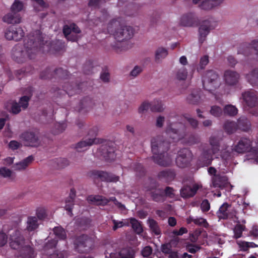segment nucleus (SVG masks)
Instances as JSON below:
<instances>
[{
    "instance_id": "58836bf2",
    "label": "nucleus",
    "mask_w": 258,
    "mask_h": 258,
    "mask_svg": "<svg viewBox=\"0 0 258 258\" xmlns=\"http://www.w3.org/2000/svg\"><path fill=\"white\" fill-rule=\"evenodd\" d=\"M187 75V70L182 67L176 70L175 74V78L177 81H184L186 79Z\"/></svg>"
},
{
    "instance_id": "20e7f679",
    "label": "nucleus",
    "mask_w": 258,
    "mask_h": 258,
    "mask_svg": "<svg viewBox=\"0 0 258 258\" xmlns=\"http://www.w3.org/2000/svg\"><path fill=\"white\" fill-rule=\"evenodd\" d=\"M25 240L19 231L17 230L11 235L10 245L15 249H20L22 258H34L35 252L33 249L29 246L24 245Z\"/></svg>"
},
{
    "instance_id": "c85d7f7f",
    "label": "nucleus",
    "mask_w": 258,
    "mask_h": 258,
    "mask_svg": "<svg viewBox=\"0 0 258 258\" xmlns=\"http://www.w3.org/2000/svg\"><path fill=\"white\" fill-rule=\"evenodd\" d=\"M88 202L91 204L104 205L109 202V200L100 196L91 195L87 198Z\"/></svg>"
},
{
    "instance_id": "de8ad7c7",
    "label": "nucleus",
    "mask_w": 258,
    "mask_h": 258,
    "mask_svg": "<svg viewBox=\"0 0 258 258\" xmlns=\"http://www.w3.org/2000/svg\"><path fill=\"white\" fill-rule=\"evenodd\" d=\"M163 191L161 189H155L151 193L152 199L155 202H160L163 200Z\"/></svg>"
},
{
    "instance_id": "c756f323",
    "label": "nucleus",
    "mask_w": 258,
    "mask_h": 258,
    "mask_svg": "<svg viewBox=\"0 0 258 258\" xmlns=\"http://www.w3.org/2000/svg\"><path fill=\"white\" fill-rule=\"evenodd\" d=\"M83 107L87 110L96 109L100 107L101 102L97 100L86 98L82 101Z\"/></svg>"
},
{
    "instance_id": "4c0bfd02",
    "label": "nucleus",
    "mask_w": 258,
    "mask_h": 258,
    "mask_svg": "<svg viewBox=\"0 0 258 258\" xmlns=\"http://www.w3.org/2000/svg\"><path fill=\"white\" fill-rule=\"evenodd\" d=\"M151 103V111L154 112H161L164 111V104L158 99H154Z\"/></svg>"
},
{
    "instance_id": "ea45409f",
    "label": "nucleus",
    "mask_w": 258,
    "mask_h": 258,
    "mask_svg": "<svg viewBox=\"0 0 258 258\" xmlns=\"http://www.w3.org/2000/svg\"><path fill=\"white\" fill-rule=\"evenodd\" d=\"M39 223L38 222L37 218L36 217H29L27 220L26 229L29 231H32L38 227Z\"/></svg>"
},
{
    "instance_id": "2f4dec72",
    "label": "nucleus",
    "mask_w": 258,
    "mask_h": 258,
    "mask_svg": "<svg viewBox=\"0 0 258 258\" xmlns=\"http://www.w3.org/2000/svg\"><path fill=\"white\" fill-rule=\"evenodd\" d=\"M175 176V174L174 171L170 169L161 171L158 174V177L160 179L164 180L167 182L173 180Z\"/></svg>"
},
{
    "instance_id": "052dcab7",
    "label": "nucleus",
    "mask_w": 258,
    "mask_h": 258,
    "mask_svg": "<svg viewBox=\"0 0 258 258\" xmlns=\"http://www.w3.org/2000/svg\"><path fill=\"white\" fill-rule=\"evenodd\" d=\"M67 127V124L65 122H58L55 125L56 133H59L63 132Z\"/></svg>"
},
{
    "instance_id": "6ab92c4d",
    "label": "nucleus",
    "mask_w": 258,
    "mask_h": 258,
    "mask_svg": "<svg viewBox=\"0 0 258 258\" xmlns=\"http://www.w3.org/2000/svg\"><path fill=\"white\" fill-rule=\"evenodd\" d=\"M133 46V43L130 40L117 41L111 45L112 49L117 53L126 51L131 48Z\"/></svg>"
},
{
    "instance_id": "9b49d317",
    "label": "nucleus",
    "mask_w": 258,
    "mask_h": 258,
    "mask_svg": "<svg viewBox=\"0 0 258 258\" xmlns=\"http://www.w3.org/2000/svg\"><path fill=\"white\" fill-rule=\"evenodd\" d=\"M91 240L86 235H82L74 240L75 247L80 252H87L91 244Z\"/></svg>"
},
{
    "instance_id": "09e8293b",
    "label": "nucleus",
    "mask_w": 258,
    "mask_h": 258,
    "mask_svg": "<svg viewBox=\"0 0 258 258\" xmlns=\"http://www.w3.org/2000/svg\"><path fill=\"white\" fill-rule=\"evenodd\" d=\"M237 112V109L232 105H227L224 108V113L229 116L235 115Z\"/></svg>"
},
{
    "instance_id": "1a4fd4ad",
    "label": "nucleus",
    "mask_w": 258,
    "mask_h": 258,
    "mask_svg": "<svg viewBox=\"0 0 258 258\" xmlns=\"http://www.w3.org/2000/svg\"><path fill=\"white\" fill-rule=\"evenodd\" d=\"M192 154L187 149H183L180 150L176 159V163L180 168L187 167L192 159Z\"/></svg>"
},
{
    "instance_id": "cd10ccee",
    "label": "nucleus",
    "mask_w": 258,
    "mask_h": 258,
    "mask_svg": "<svg viewBox=\"0 0 258 258\" xmlns=\"http://www.w3.org/2000/svg\"><path fill=\"white\" fill-rule=\"evenodd\" d=\"M34 160V157L31 155L24 160L20 161L13 166V168L15 170L21 171L25 170Z\"/></svg>"
},
{
    "instance_id": "393cba45",
    "label": "nucleus",
    "mask_w": 258,
    "mask_h": 258,
    "mask_svg": "<svg viewBox=\"0 0 258 258\" xmlns=\"http://www.w3.org/2000/svg\"><path fill=\"white\" fill-rule=\"evenodd\" d=\"M201 92L199 90H192L186 97L187 102L190 104L196 105L201 101Z\"/></svg>"
},
{
    "instance_id": "49530a36",
    "label": "nucleus",
    "mask_w": 258,
    "mask_h": 258,
    "mask_svg": "<svg viewBox=\"0 0 258 258\" xmlns=\"http://www.w3.org/2000/svg\"><path fill=\"white\" fill-rule=\"evenodd\" d=\"M113 224V230H116L117 229L121 228L124 226H129L128 219H123L121 221H118L115 219L112 220Z\"/></svg>"
},
{
    "instance_id": "3c124183",
    "label": "nucleus",
    "mask_w": 258,
    "mask_h": 258,
    "mask_svg": "<svg viewBox=\"0 0 258 258\" xmlns=\"http://www.w3.org/2000/svg\"><path fill=\"white\" fill-rule=\"evenodd\" d=\"M23 8V3L19 0H15L11 8V11L18 13Z\"/></svg>"
},
{
    "instance_id": "0e129e2a",
    "label": "nucleus",
    "mask_w": 258,
    "mask_h": 258,
    "mask_svg": "<svg viewBox=\"0 0 258 258\" xmlns=\"http://www.w3.org/2000/svg\"><path fill=\"white\" fill-rule=\"evenodd\" d=\"M0 174L4 177H9L12 174V171L6 167L0 168Z\"/></svg>"
},
{
    "instance_id": "f257e3e1",
    "label": "nucleus",
    "mask_w": 258,
    "mask_h": 258,
    "mask_svg": "<svg viewBox=\"0 0 258 258\" xmlns=\"http://www.w3.org/2000/svg\"><path fill=\"white\" fill-rule=\"evenodd\" d=\"M42 42L40 31H36L30 35L28 40H25L23 45L18 44L13 47L12 52L13 59L18 63H22L28 58H34L38 51V45L43 44Z\"/></svg>"
},
{
    "instance_id": "dca6fc26",
    "label": "nucleus",
    "mask_w": 258,
    "mask_h": 258,
    "mask_svg": "<svg viewBox=\"0 0 258 258\" xmlns=\"http://www.w3.org/2000/svg\"><path fill=\"white\" fill-rule=\"evenodd\" d=\"M29 99V97L24 96L21 98L19 103L16 102L11 103L10 108L8 109L13 114H18L21 111V108L25 109L28 107Z\"/></svg>"
},
{
    "instance_id": "412c9836",
    "label": "nucleus",
    "mask_w": 258,
    "mask_h": 258,
    "mask_svg": "<svg viewBox=\"0 0 258 258\" xmlns=\"http://www.w3.org/2000/svg\"><path fill=\"white\" fill-rule=\"evenodd\" d=\"M197 17L193 13H187L182 15L180 20V24L184 27H191L196 23Z\"/></svg>"
},
{
    "instance_id": "4be33fe9",
    "label": "nucleus",
    "mask_w": 258,
    "mask_h": 258,
    "mask_svg": "<svg viewBox=\"0 0 258 258\" xmlns=\"http://www.w3.org/2000/svg\"><path fill=\"white\" fill-rule=\"evenodd\" d=\"M99 143V140L97 138H89L85 137L81 141L76 145V149L79 151L86 150L88 147Z\"/></svg>"
},
{
    "instance_id": "a211bd4d",
    "label": "nucleus",
    "mask_w": 258,
    "mask_h": 258,
    "mask_svg": "<svg viewBox=\"0 0 258 258\" xmlns=\"http://www.w3.org/2000/svg\"><path fill=\"white\" fill-rule=\"evenodd\" d=\"M252 50L256 53L258 52V40L252 41L249 45L244 44L240 46L238 48L237 52L238 54L248 55L252 53Z\"/></svg>"
},
{
    "instance_id": "2eb2a0df",
    "label": "nucleus",
    "mask_w": 258,
    "mask_h": 258,
    "mask_svg": "<svg viewBox=\"0 0 258 258\" xmlns=\"http://www.w3.org/2000/svg\"><path fill=\"white\" fill-rule=\"evenodd\" d=\"M240 78V74L235 71L227 70L224 73V81L228 86H233L237 85Z\"/></svg>"
},
{
    "instance_id": "69168bd1",
    "label": "nucleus",
    "mask_w": 258,
    "mask_h": 258,
    "mask_svg": "<svg viewBox=\"0 0 258 258\" xmlns=\"http://www.w3.org/2000/svg\"><path fill=\"white\" fill-rule=\"evenodd\" d=\"M164 192L165 195L169 198L173 199L175 198L174 190L172 188L170 187H167L165 188Z\"/></svg>"
},
{
    "instance_id": "7ed1b4c3",
    "label": "nucleus",
    "mask_w": 258,
    "mask_h": 258,
    "mask_svg": "<svg viewBox=\"0 0 258 258\" xmlns=\"http://www.w3.org/2000/svg\"><path fill=\"white\" fill-rule=\"evenodd\" d=\"M107 31L112 34L116 41L130 40L133 36L132 27L121 24L117 19L112 20L107 25Z\"/></svg>"
},
{
    "instance_id": "8fccbe9b",
    "label": "nucleus",
    "mask_w": 258,
    "mask_h": 258,
    "mask_svg": "<svg viewBox=\"0 0 258 258\" xmlns=\"http://www.w3.org/2000/svg\"><path fill=\"white\" fill-rule=\"evenodd\" d=\"M151 109V103L148 101H144L139 106L138 111L139 114H143L147 112L149 109Z\"/></svg>"
},
{
    "instance_id": "f8f14e48",
    "label": "nucleus",
    "mask_w": 258,
    "mask_h": 258,
    "mask_svg": "<svg viewBox=\"0 0 258 258\" xmlns=\"http://www.w3.org/2000/svg\"><path fill=\"white\" fill-rule=\"evenodd\" d=\"M81 32L80 29L75 24L66 25L63 27V32L66 38L69 41H76L79 39L78 34Z\"/></svg>"
},
{
    "instance_id": "6e6552de",
    "label": "nucleus",
    "mask_w": 258,
    "mask_h": 258,
    "mask_svg": "<svg viewBox=\"0 0 258 258\" xmlns=\"http://www.w3.org/2000/svg\"><path fill=\"white\" fill-rule=\"evenodd\" d=\"M4 36L8 40L19 41L23 38L24 32L20 27L9 26L4 31Z\"/></svg>"
},
{
    "instance_id": "c9c22d12",
    "label": "nucleus",
    "mask_w": 258,
    "mask_h": 258,
    "mask_svg": "<svg viewBox=\"0 0 258 258\" xmlns=\"http://www.w3.org/2000/svg\"><path fill=\"white\" fill-rule=\"evenodd\" d=\"M236 220L237 224L235 226L234 229V236L235 238H238L241 236L242 232L244 230L245 228V226L240 224V223H245V220L244 219L239 220L238 217H236Z\"/></svg>"
},
{
    "instance_id": "a878e982",
    "label": "nucleus",
    "mask_w": 258,
    "mask_h": 258,
    "mask_svg": "<svg viewBox=\"0 0 258 258\" xmlns=\"http://www.w3.org/2000/svg\"><path fill=\"white\" fill-rule=\"evenodd\" d=\"M228 185L227 179L225 176H215L212 178L211 186L223 189Z\"/></svg>"
},
{
    "instance_id": "423d86ee",
    "label": "nucleus",
    "mask_w": 258,
    "mask_h": 258,
    "mask_svg": "<svg viewBox=\"0 0 258 258\" xmlns=\"http://www.w3.org/2000/svg\"><path fill=\"white\" fill-rule=\"evenodd\" d=\"M203 84L204 88L211 92L220 85V80L218 74L212 70L207 71L204 76Z\"/></svg>"
},
{
    "instance_id": "a18cd8bd",
    "label": "nucleus",
    "mask_w": 258,
    "mask_h": 258,
    "mask_svg": "<svg viewBox=\"0 0 258 258\" xmlns=\"http://www.w3.org/2000/svg\"><path fill=\"white\" fill-rule=\"evenodd\" d=\"M69 164L68 160L64 158L56 159L52 162V166L56 168H62Z\"/></svg>"
},
{
    "instance_id": "774afa93",
    "label": "nucleus",
    "mask_w": 258,
    "mask_h": 258,
    "mask_svg": "<svg viewBox=\"0 0 258 258\" xmlns=\"http://www.w3.org/2000/svg\"><path fill=\"white\" fill-rule=\"evenodd\" d=\"M21 146V144L15 140L11 141L9 144V147L13 150H17Z\"/></svg>"
},
{
    "instance_id": "7c9ffc66",
    "label": "nucleus",
    "mask_w": 258,
    "mask_h": 258,
    "mask_svg": "<svg viewBox=\"0 0 258 258\" xmlns=\"http://www.w3.org/2000/svg\"><path fill=\"white\" fill-rule=\"evenodd\" d=\"M98 176L103 181L107 182H117L119 180V177L114 174L106 172H99Z\"/></svg>"
},
{
    "instance_id": "f3484780",
    "label": "nucleus",
    "mask_w": 258,
    "mask_h": 258,
    "mask_svg": "<svg viewBox=\"0 0 258 258\" xmlns=\"http://www.w3.org/2000/svg\"><path fill=\"white\" fill-rule=\"evenodd\" d=\"M21 138L27 146L36 147L40 144L37 135L32 132H27L23 133Z\"/></svg>"
},
{
    "instance_id": "4468645a",
    "label": "nucleus",
    "mask_w": 258,
    "mask_h": 258,
    "mask_svg": "<svg viewBox=\"0 0 258 258\" xmlns=\"http://www.w3.org/2000/svg\"><path fill=\"white\" fill-rule=\"evenodd\" d=\"M216 154H213L210 147H204L199 157V161L202 166H208L211 164L213 160V155Z\"/></svg>"
},
{
    "instance_id": "a19ab883",
    "label": "nucleus",
    "mask_w": 258,
    "mask_h": 258,
    "mask_svg": "<svg viewBox=\"0 0 258 258\" xmlns=\"http://www.w3.org/2000/svg\"><path fill=\"white\" fill-rule=\"evenodd\" d=\"M128 220L129 225L131 224L132 228L137 234H140L142 233L143 229L140 222L134 218H131Z\"/></svg>"
},
{
    "instance_id": "f03ea898",
    "label": "nucleus",
    "mask_w": 258,
    "mask_h": 258,
    "mask_svg": "<svg viewBox=\"0 0 258 258\" xmlns=\"http://www.w3.org/2000/svg\"><path fill=\"white\" fill-rule=\"evenodd\" d=\"M170 142L164 136H158L151 140V148L154 161L162 166H169L172 162L171 156L166 153Z\"/></svg>"
},
{
    "instance_id": "5fc2aeb1",
    "label": "nucleus",
    "mask_w": 258,
    "mask_h": 258,
    "mask_svg": "<svg viewBox=\"0 0 258 258\" xmlns=\"http://www.w3.org/2000/svg\"><path fill=\"white\" fill-rule=\"evenodd\" d=\"M98 132V128L96 126H93L89 127L87 131V135L86 136L89 138H96Z\"/></svg>"
},
{
    "instance_id": "680f3d73",
    "label": "nucleus",
    "mask_w": 258,
    "mask_h": 258,
    "mask_svg": "<svg viewBox=\"0 0 258 258\" xmlns=\"http://www.w3.org/2000/svg\"><path fill=\"white\" fill-rule=\"evenodd\" d=\"M185 118L186 119V120L192 127L196 128L198 127L199 125V122L196 119L188 116H185Z\"/></svg>"
},
{
    "instance_id": "603ef678",
    "label": "nucleus",
    "mask_w": 258,
    "mask_h": 258,
    "mask_svg": "<svg viewBox=\"0 0 258 258\" xmlns=\"http://www.w3.org/2000/svg\"><path fill=\"white\" fill-rule=\"evenodd\" d=\"M210 113L215 117H219L223 113V109L218 106L214 105L211 107Z\"/></svg>"
},
{
    "instance_id": "0eeeda50",
    "label": "nucleus",
    "mask_w": 258,
    "mask_h": 258,
    "mask_svg": "<svg viewBox=\"0 0 258 258\" xmlns=\"http://www.w3.org/2000/svg\"><path fill=\"white\" fill-rule=\"evenodd\" d=\"M184 126L180 123H172L167 126L166 133L172 139L179 140L184 138Z\"/></svg>"
},
{
    "instance_id": "39448f33",
    "label": "nucleus",
    "mask_w": 258,
    "mask_h": 258,
    "mask_svg": "<svg viewBox=\"0 0 258 258\" xmlns=\"http://www.w3.org/2000/svg\"><path fill=\"white\" fill-rule=\"evenodd\" d=\"M216 27V22L211 18L201 21L198 28L199 43L203 44L206 40L207 37L211 31L214 29Z\"/></svg>"
},
{
    "instance_id": "b1692460",
    "label": "nucleus",
    "mask_w": 258,
    "mask_h": 258,
    "mask_svg": "<svg viewBox=\"0 0 258 258\" xmlns=\"http://www.w3.org/2000/svg\"><path fill=\"white\" fill-rule=\"evenodd\" d=\"M200 185L195 184L192 187L186 186L180 189L181 196L183 198H188L193 197L200 188Z\"/></svg>"
},
{
    "instance_id": "13d9d810",
    "label": "nucleus",
    "mask_w": 258,
    "mask_h": 258,
    "mask_svg": "<svg viewBox=\"0 0 258 258\" xmlns=\"http://www.w3.org/2000/svg\"><path fill=\"white\" fill-rule=\"evenodd\" d=\"M211 0H204L200 5L201 9L205 10H210L213 8Z\"/></svg>"
},
{
    "instance_id": "864d4df0",
    "label": "nucleus",
    "mask_w": 258,
    "mask_h": 258,
    "mask_svg": "<svg viewBox=\"0 0 258 258\" xmlns=\"http://www.w3.org/2000/svg\"><path fill=\"white\" fill-rule=\"evenodd\" d=\"M54 233L56 237L60 239H64L66 237L65 231L61 227H55L54 228Z\"/></svg>"
},
{
    "instance_id": "37998d69",
    "label": "nucleus",
    "mask_w": 258,
    "mask_h": 258,
    "mask_svg": "<svg viewBox=\"0 0 258 258\" xmlns=\"http://www.w3.org/2000/svg\"><path fill=\"white\" fill-rule=\"evenodd\" d=\"M224 128L226 132L230 134L235 132L237 128L236 123L232 121H226L224 124Z\"/></svg>"
},
{
    "instance_id": "e433bc0d",
    "label": "nucleus",
    "mask_w": 258,
    "mask_h": 258,
    "mask_svg": "<svg viewBox=\"0 0 258 258\" xmlns=\"http://www.w3.org/2000/svg\"><path fill=\"white\" fill-rule=\"evenodd\" d=\"M209 144L211 146L210 149L213 154H217L220 151V141L218 138L215 136H211L209 138Z\"/></svg>"
},
{
    "instance_id": "aec40b11",
    "label": "nucleus",
    "mask_w": 258,
    "mask_h": 258,
    "mask_svg": "<svg viewBox=\"0 0 258 258\" xmlns=\"http://www.w3.org/2000/svg\"><path fill=\"white\" fill-rule=\"evenodd\" d=\"M251 146V141L247 138L241 139L234 147L235 152L243 153L248 151Z\"/></svg>"
},
{
    "instance_id": "ddd939ff",
    "label": "nucleus",
    "mask_w": 258,
    "mask_h": 258,
    "mask_svg": "<svg viewBox=\"0 0 258 258\" xmlns=\"http://www.w3.org/2000/svg\"><path fill=\"white\" fill-rule=\"evenodd\" d=\"M220 219L233 218L234 217L236 218L235 210L232 208L231 206L227 203H224L220 207L217 213Z\"/></svg>"
},
{
    "instance_id": "5701e85b",
    "label": "nucleus",
    "mask_w": 258,
    "mask_h": 258,
    "mask_svg": "<svg viewBox=\"0 0 258 258\" xmlns=\"http://www.w3.org/2000/svg\"><path fill=\"white\" fill-rule=\"evenodd\" d=\"M3 20L8 24H16L21 22V17L18 13L11 11L10 13L4 16Z\"/></svg>"
},
{
    "instance_id": "4d7b16f0",
    "label": "nucleus",
    "mask_w": 258,
    "mask_h": 258,
    "mask_svg": "<svg viewBox=\"0 0 258 258\" xmlns=\"http://www.w3.org/2000/svg\"><path fill=\"white\" fill-rule=\"evenodd\" d=\"M195 224L197 225L203 226L205 228H207L209 226L207 220L202 217H197L195 218Z\"/></svg>"
},
{
    "instance_id": "9d476101",
    "label": "nucleus",
    "mask_w": 258,
    "mask_h": 258,
    "mask_svg": "<svg viewBox=\"0 0 258 258\" xmlns=\"http://www.w3.org/2000/svg\"><path fill=\"white\" fill-rule=\"evenodd\" d=\"M106 258H134L135 252L131 248L122 249L118 253L112 251L110 248H108L105 253Z\"/></svg>"
},
{
    "instance_id": "6e6d98bb",
    "label": "nucleus",
    "mask_w": 258,
    "mask_h": 258,
    "mask_svg": "<svg viewBox=\"0 0 258 258\" xmlns=\"http://www.w3.org/2000/svg\"><path fill=\"white\" fill-rule=\"evenodd\" d=\"M36 215L39 219H45L47 216L46 209L42 207L38 208L36 210Z\"/></svg>"
},
{
    "instance_id": "bf43d9fd",
    "label": "nucleus",
    "mask_w": 258,
    "mask_h": 258,
    "mask_svg": "<svg viewBox=\"0 0 258 258\" xmlns=\"http://www.w3.org/2000/svg\"><path fill=\"white\" fill-rule=\"evenodd\" d=\"M211 0H204L200 5L201 9L205 10H210L213 8Z\"/></svg>"
},
{
    "instance_id": "f704fd0d",
    "label": "nucleus",
    "mask_w": 258,
    "mask_h": 258,
    "mask_svg": "<svg viewBox=\"0 0 258 258\" xmlns=\"http://www.w3.org/2000/svg\"><path fill=\"white\" fill-rule=\"evenodd\" d=\"M234 148H232L229 146H224L222 147L220 155L222 159L226 160L231 159L234 155Z\"/></svg>"
},
{
    "instance_id": "c03bdc74",
    "label": "nucleus",
    "mask_w": 258,
    "mask_h": 258,
    "mask_svg": "<svg viewBox=\"0 0 258 258\" xmlns=\"http://www.w3.org/2000/svg\"><path fill=\"white\" fill-rule=\"evenodd\" d=\"M148 224L149 226L150 230L156 235H159L161 233V230L159 227L157 222L152 219L148 220Z\"/></svg>"
},
{
    "instance_id": "338daca9",
    "label": "nucleus",
    "mask_w": 258,
    "mask_h": 258,
    "mask_svg": "<svg viewBox=\"0 0 258 258\" xmlns=\"http://www.w3.org/2000/svg\"><path fill=\"white\" fill-rule=\"evenodd\" d=\"M209 63V57L207 55H205L202 57L200 61V69H203L205 66Z\"/></svg>"
},
{
    "instance_id": "bb28decb",
    "label": "nucleus",
    "mask_w": 258,
    "mask_h": 258,
    "mask_svg": "<svg viewBox=\"0 0 258 258\" xmlns=\"http://www.w3.org/2000/svg\"><path fill=\"white\" fill-rule=\"evenodd\" d=\"M242 96L247 105L250 107L255 105L257 97L255 93L253 91L245 92L242 94Z\"/></svg>"
},
{
    "instance_id": "e2e57ef3",
    "label": "nucleus",
    "mask_w": 258,
    "mask_h": 258,
    "mask_svg": "<svg viewBox=\"0 0 258 258\" xmlns=\"http://www.w3.org/2000/svg\"><path fill=\"white\" fill-rule=\"evenodd\" d=\"M143 71L142 68L140 66H136L131 71L130 75L133 77L138 76Z\"/></svg>"
},
{
    "instance_id": "72a5a7b5",
    "label": "nucleus",
    "mask_w": 258,
    "mask_h": 258,
    "mask_svg": "<svg viewBox=\"0 0 258 258\" xmlns=\"http://www.w3.org/2000/svg\"><path fill=\"white\" fill-rule=\"evenodd\" d=\"M167 50L164 47L158 48L155 53V60L157 63H160L168 55Z\"/></svg>"
},
{
    "instance_id": "473e14b6",
    "label": "nucleus",
    "mask_w": 258,
    "mask_h": 258,
    "mask_svg": "<svg viewBox=\"0 0 258 258\" xmlns=\"http://www.w3.org/2000/svg\"><path fill=\"white\" fill-rule=\"evenodd\" d=\"M246 79L252 86L258 85V69H255L246 75Z\"/></svg>"
},
{
    "instance_id": "79ce46f5",
    "label": "nucleus",
    "mask_w": 258,
    "mask_h": 258,
    "mask_svg": "<svg viewBox=\"0 0 258 258\" xmlns=\"http://www.w3.org/2000/svg\"><path fill=\"white\" fill-rule=\"evenodd\" d=\"M238 125L242 131L247 132L250 129L251 124L245 117H241L238 120Z\"/></svg>"
}]
</instances>
